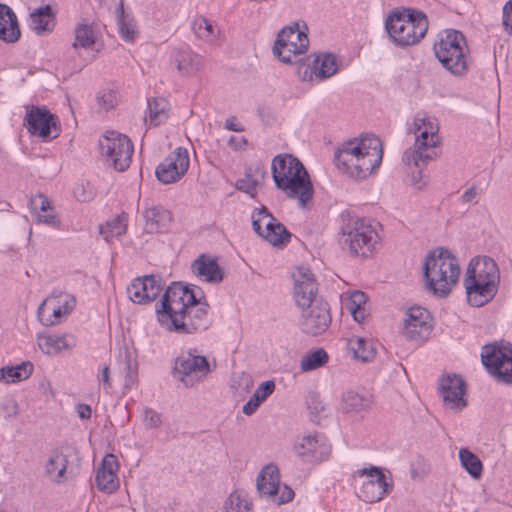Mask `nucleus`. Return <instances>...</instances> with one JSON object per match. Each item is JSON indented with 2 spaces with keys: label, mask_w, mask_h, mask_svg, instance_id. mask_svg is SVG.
Segmentation results:
<instances>
[{
  "label": "nucleus",
  "mask_w": 512,
  "mask_h": 512,
  "mask_svg": "<svg viewBox=\"0 0 512 512\" xmlns=\"http://www.w3.org/2000/svg\"><path fill=\"white\" fill-rule=\"evenodd\" d=\"M382 157V142L375 135L350 139L334 154L338 169L357 179L368 177L380 166Z\"/></svg>",
  "instance_id": "obj_1"
},
{
  "label": "nucleus",
  "mask_w": 512,
  "mask_h": 512,
  "mask_svg": "<svg viewBox=\"0 0 512 512\" xmlns=\"http://www.w3.org/2000/svg\"><path fill=\"white\" fill-rule=\"evenodd\" d=\"M272 177L276 187L288 198L298 201L305 208L312 199L314 189L302 162L289 154L277 155L272 161Z\"/></svg>",
  "instance_id": "obj_2"
},
{
  "label": "nucleus",
  "mask_w": 512,
  "mask_h": 512,
  "mask_svg": "<svg viewBox=\"0 0 512 512\" xmlns=\"http://www.w3.org/2000/svg\"><path fill=\"white\" fill-rule=\"evenodd\" d=\"M423 274L426 288L433 295L443 298L448 296L456 286L460 267L457 259L448 249L437 248L426 256Z\"/></svg>",
  "instance_id": "obj_3"
},
{
  "label": "nucleus",
  "mask_w": 512,
  "mask_h": 512,
  "mask_svg": "<svg viewBox=\"0 0 512 512\" xmlns=\"http://www.w3.org/2000/svg\"><path fill=\"white\" fill-rule=\"evenodd\" d=\"M378 241L379 235L369 221L348 211L341 213L338 242L343 251L352 257H368Z\"/></svg>",
  "instance_id": "obj_4"
},
{
  "label": "nucleus",
  "mask_w": 512,
  "mask_h": 512,
  "mask_svg": "<svg viewBox=\"0 0 512 512\" xmlns=\"http://www.w3.org/2000/svg\"><path fill=\"white\" fill-rule=\"evenodd\" d=\"M385 29L395 45L408 47L418 44L425 37L428 19L420 10L398 7L388 14Z\"/></svg>",
  "instance_id": "obj_5"
},
{
  "label": "nucleus",
  "mask_w": 512,
  "mask_h": 512,
  "mask_svg": "<svg viewBox=\"0 0 512 512\" xmlns=\"http://www.w3.org/2000/svg\"><path fill=\"white\" fill-rule=\"evenodd\" d=\"M438 125L435 119L426 116H417L410 127L416 135L414 148L407 149L403 154V162L415 167L427 164L439 156L437 144L439 143Z\"/></svg>",
  "instance_id": "obj_6"
},
{
  "label": "nucleus",
  "mask_w": 512,
  "mask_h": 512,
  "mask_svg": "<svg viewBox=\"0 0 512 512\" xmlns=\"http://www.w3.org/2000/svg\"><path fill=\"white\" fill-rule=\"evenodd\" d=\"M434 54L442 66L454 76H463L468 70V47L464 35L448 30L434 44Z\"/></svg>",
  "instance_id": "obj_7"
},
{
  "label": "nucleus",
  "mask_w": 512,
  "mask_h": 512,
  "mask_svg": "<svg viewBox=\"0 0 512 512\" xmlns=\"http://www.w3.org/2000/svg\"><path fill=\"white\" fill-rule=\"evenodd\" d=\"M165 323L162 325L168 331L178 334H193L206 330L210 325L209 305L196 299L188 309L174 316L165 315Z\"/></svg>",
  "instance_id": "obj_8"
},
{
  "label": "nucleus",
  "mask_w": 512,
  "mask_h": 512,
  "mask_svg": "<svg viewBox=\"0 0 512 512\" xmlns=\"http://www.w3.org/2000/svg\"><path fill=\"white\" fill-rule=\"evenodd\" d=\"M309 45L305 31H301L297 23L284 27L279 33L273 46V54L286 64L300 61L298 57L304 54Z\"/></svg>",
  "instance_id": "obj_9"
},
{
  "label": "nucleus",
  "mask_w": 512,
  "mask_h": 512,
  "mask_svg": "<svg viewBox=\"0 0 512 512\" xmlns=\"http://www.w3.org/2000/svg\"><path fill=\"white\" fill-rule=\"evenodd\" d=\"M481 361L498 381L512 384V344L501 343L483 347Z\"/></svg>",
  "instance_id": "obj_10"
},
{
  "label": "nucleus",
  "mask_w": 512,
  "mask_h": 512,
  "mask_svg": "<svg viewBox=\"0 0 512 512\" xmlns=\"http://www.w3.org/2000/svg\"><path fill=\"white\" fill-rule=\"evenodd\" d=\"M100 148L107 161L119 172L129 168L134 152L130 138L116 131H108L100 140Z\"/></svg>",
  "instance_id": "obj_11"
},
{
  "label": "nucleus",
  "mask_w": 512,
  "mask_h": 512,
  "mask_svg": "<svg viewBox=\"0 0 512 512\" xmlns=\"http://www.w3.org/2000/svg\"><path fill=\"white\" fill-rule=\"evenodd\" d=\"M251 218L253 230L273 246L283 247L290 241L291 233L265 206L255 209Z\"/></svg>",
  "instance_id": "obj_12"
},
{
  "label": "nucleus",
  "mask_w": 512,
  "mask_h": 512,
  "mask_svg": "<svg viewBox=\"0 0 512 512\" xmlns=\"http://www.w3.org/2000/svg\"><path fill=\"white\" fill-rule=\"evenodd\" d=\"M210 373V365L205 356L197 355L191 350L175 359L174 377L185 387H193Z\"/></svg>",
  "instance_id": "obj_13"
},
{
  "label": "nucleus",
  "mask_w": 512,
  "mask_h": 512,
  "mask_svg": "<svg viewBox=\"0 0 512 512\" xmlns=\"http://www.w3.org/2000/svg\"><path fill=\"white\" fill-rule=\"evenodd\" d=\"M196 295L180 282H173L167 287L160 305L156 306L157 319L161 325L165 323V315L174 316L196 303Z\"/></svg>",
  "instance_id": "obj_14"
},
{
  "label": "nucleus",
  "mask_w": 512,
  "mask_h": 512,
  "mask_svg": "<svg viewBox=\"0 0 512 512\" xmlns=\"http://www.w3.org/2000/svg\"><path fill=\"white\" fill-rule=\"evenodd\" d=\"M256 485L261 497L277 505L290 502L294 497V491L289 486L280 484L279 469L272 463L263 467Z\"/></svg>",
  "instance_id": "obj_15"
},
{
  "label": "nucleus",
  "mask_w": 512,
  "mask_h": 512,
  "mask_svg": "<svg viewBox=\"0 0 512 512\" xmlns=\"http://www.w3.org/2000/svg\"><path fill=\"white\" fill-rule=\"evenodd\" d=\"M24 126L31 135L38 136L44 141L59 136V119L45 106L28 107L24 118Z\"/></svg>",
  "instance_id": "obj_16"
},
{
  "label": "nucleus",
  "mask_w": 512,
  "mask_h": 512,
  "mask_svg": "<svg viewBox=\"0 0 512 512\" xmlns=\"http://www.w3.org/2000/svg\"><path fill=\"white\" fill-rule=\"evenodd\" d=\"M300 330L309 336H318L326 332L331 324V314L325 300H314L310 306L301 309Z\"/></svg>",
  "instance_id": "obj_17"
},
{
  "label": "nucleus",
  "mask_w": 512,
  "mask_h": 512,
  "mask_svg": "<svg viewBox=\"0 0 512 512\" xmlns=\"http://www.w3.org/2000/svg\"><path fill=\"white\" fill-rule=\"evenodd\" d=\"M357 473L361 477L366 476V480L362 482L358 491V497L366 503H375L382 500L393 487L378 467L363 468L358 470Z\"/></svg>",
  "instance_id": "obj_18"
},
{
  "label": "nucleus",
  "mask_w": 512,
  "mask_h": 512,
  "mask_svg": "<svg viewBox=\"0 0 512 512\" xmlns=\"http://www.w3.org/2000/svg\"><path fill=\"white\" fill-rule=\"evenodd\" d=\"M189 162L187 149L178 147L157 166L155 175L164 184L174 183L186 174Z\"/></svg>",
  "instance_id": "obj_19"
},
{
  "label": "nucleus",
  "mask_w": 512,
  "mask_h": 512,
  "mask_svg": "<svg viewBox=\"0 0 512 512\" xmlns=\"http://www.w3.org/2000/svg\"><path fill=\"white\" fill-rule=\"evenodd\" d=\"M294 291L293 297L299 308H305L314 303V300H324L318 296V287L313 273L309 268L299 267L297 273L293 274Z\"/></svg>",
  "instance_id": "obj_20"
},
{
  "label": "nucleus",
  "mask_w": 512,
  "mask_h": 512,
  "mask_svg": "<svg viewBox=\"0 0 512 512\" xmlns=\"http://www.w3.org/2000/svg\"><path fill=\"white\" fill-rule=\"evenodd\" d=\"M432 329L430 314L422 307H411L406 312L402 333L412 341L425 340Z\"/></svg>",
  "instance_id": "obj_21"
},
{
  "label": "nucleus",
  "mask_w": 512,
  "mask_h": 512,
  "mask_svg": "<svg viewBox=\"0 0 512 512\" xmlns=\"http://www.w3.org/2000/svg\"><path fill=\"white\" fill-rule=\"evenodd\" d=\"M440 395L446 408L459 412L467 406V400L464 398L466 393V383L461 376L447 375L440 380Z\"/></svg>",
  "instance_id": "obj_22"
},
{
  "label": "nucleus",
  "mask_w": 512,
  "mask_h": 512,
  "mask_svg": "<svg viewBox=\"0 0 512 512\" xmlns=\"http://www.w3.org/2000/svg\"><path fill=\"white\" fill-rule=\"evenodd\" d=\"M331 447L325 436L319 433L307 434L297 438L294 444L296 455L310 461L320 462L330 454Z\"/></svg>",
  "instance_id": "obj_23"
},
{
  "label": "nucleus",
  "mask_w": 512,
  "mask_h": 512,
  "mask_svg": "<svg viewBox=\"0 0 512 512\" xmlns=\"http://www.w3.org/2000/svg\"><path fill=\"white\" fill-rule=\"evenodd\" d=\"M159 278L155 275L137 277L127 287L129 299L136 304L154 301L161 292Z\"/></svg>",
  "instance_id": "obj_24"
},
{
  "label": "nucleus",
  "mask_w": 512,
  "mask_h": 512,
  "mask_svg": "<svg viewBox=\"0 0 512 512\" xmlns=\"http://www.w3.org/2000/svg\"><path fill=\"white\" fill-rule=\"evenodd\" d=\"M464 280L500 283L499 267L491 257L476 256L470 260Z\"/></svg>",
  "instance_id": "obj_25"
},
{
  "label": "nucleus",
  "mask_w": 512,
  "mask_h": 512,
  "mask_svg": "<svg viewBox=\"0 0 512 512\" xmlns=\"http://www.w3.org/2000/svg\"><path fill=\"white\" fill-rule=\"evenodd\" d=\"M119 464L117 457L113 454H107L96 473L97 488L105 493H113L119 487V479L117 476Z\"/></svg>",
  "instance_id": "obj_26"
},
{
  "label": "nucleus",
  "mask_w": 512,
  "mask_h": 512,
  "mask_svg": "<svg viewBox=\"0 0 512 512\" xmlns=\"http://www.w3.org/2000/svg\"><path fill=\"white\" fill-rule=\"evenodd\" d=\"M464 286L469 304L474 307H481L495 297L499 283L464 280Z\"/></svg>",
  "instance_id": "obj_27"
},
{
  "label": "nucleus",
  "mask_w": 512,
  "mask_h": 512,
  "mask_svg": "<svg viewBox=\"0 0 512 512\" xmlns=\"http://www.w3.org/2000/svg\"><path fill=\"white\" fill-rule=\"evenodd\" d=\"M193 273L209 283H220L223 280V273L217 260L204 254L200 255L192 263Z\"/></svg>",
  "instance_id": "obj_28"
},
{
  "label": "nucleus",
  "mask_w": 512,
  "mask_h": 512,
  "mask_svg": "<svg viewBox=\"0 0 512 512\" xmlns=\"http://www.w3.org/2000/svg\"><path fill=\"white\" fill-rule=\"evenodd\" d=\"M21 36L16 14L6 4L0 3V39L7 43L16 42Z\"/></svg>",
  "instance_id": "obj_29"
},
{
  "label": "nucleus",
  "mask_w": 512,
  "mask_h": 512,
  "mask_svg": "<svg viewBox=\"0 0 512 512\" xmlns=\"http://www.w3.org/2000/svg\"><path fill=\"white\" fill-rule=\"evenodd\" d=\"M144 229L148 233L164 232L172 221L171 213L162 206H152L143 212Z\"/></svg>",
  "instance_id": "obj_30"
},
{
  "label": "nucleus",
  "mask_w": 512,
  "mask_h": 512,
  "mask_svg": "<svg viewBox=\"0 0 512 512\" xmlns=\"http://www.w3.org/2000/svg\"><path fill=\"white\" fill-rule=\"evenodd\" d=\"M30 26L37 35L50 33L55 26V15L49 5L35 9L30 14Z\"/></svg>",
  "instance_id": "obj_31"
},
{
  "label": "nucleus",
  "mask_w": 512,
  "mask_h": 512,
  "mask_svg": "<svg viewBox=\"0 0 512 512\" xmlns=\"http://www.w3.org/2000/svg\"><path fill=\"white\" fill-rule=\"evenodd\" d=\"M68 457L60 449H55L45 464V474L52 481L62 483L66 480Z\"/></svg>",
  "instance_id": "obj_32"
},
{
  "label": "nucleus",
  "mask_w": 512,
  "mask_h": 512,
  "mask_svg": "<svg viewBox=\"0 0 512 512\" xmlns=\"http://www.w3.org/2000/svg\"><path fill=\"white\" fill-rule=\"evenodd\" d=\"M175 62L177 69L183 75H193L203 67V59L189 48H183L176 52Z\"/></svg>",
  "instance_id": "obj_33"
},
{
  "label": "nucleus",
  "mask_w": 512,
  "mask_h": 512,
  "mask_svg": "<svg viewBox=\"0 0 512 512\" xmlns=\"http://www.w3.org/2000/svg\"><path fill=\"white\" fill-rule=\"evenodd\" d=\"M46 301H43L38 307V318L44 326H52L60 322L62 316L68 315L76 305V300L73 297H68L63 303H59L57 307L52 309V317H44V308Z\"/></svg>",
  "instance_id": "obj_34"
},
{
  "label": "nucleus",
  "mask_w": 512,
  "mask_h": 512,
  "mask_svg": "<svg viewBox=\"0 0 512 512\" xmlns=\"http://www.w3.org/2000/svg\"><path fill=\"white\" fill-rule=\"evenodd\" d=\"M37 343L40 350L48 355H53L61 352L64 349H69L71 345L67 341V336L54 335L48 333L39 334Z\"/></svg>",
  "instance_id": "obj_35"
},
{
  "label": "nucleus",
  "mask_w": 512,
  "mask_h": 512,
  "mask_svg": "<svg viewBox=\"0 0 512 512\" xmlns=\"http://www.w3.org/2000/svg\"><path fill=\"white\" fill-rule=\"evenodd\" d=\"M128 215L121 213L105 224L99 226V232L108 243L114 238H119L127 231Z\"/></svg>",
  "instance_id": "obj_36"
},
{
  "label": "nucleus",
  "mask_w": 512,
  "mask_h": 512,
  "mask_svg": "<svg viewBox=\"0 0 512 512\" xmlns=\"http://www.w3.org/2000/svg\"><path fill=\"white\" fill-rule=\"evenodd\" d=\"M274 390V381L268 380L261 383L247 403L244 404L242 412L247 416L254 414L261 403H263L274 392Z\"/></svg>",
  "instance_id": "obj_37"
},
{
  "label": "nucleus",
  "mask_w": 512,
  "mask_h": 512,
  "mask_svg": "<svg viewBox=\"0 0 512 512\" xmlns=\"http://www.w3.org/2000/svg\"><path fill=\"white\" fill-rule=\"evenodd\" d=\"M312 69L317 78H329L338 70L337 58L332 53L319 54L313 60Z\"/></svg>",
  "instance_id": "obj_38"
},
{
  "label": "nucleus",
  "mask_w": 512,
  "mask_h": 512,
  "mask_svg": "<svg viewBox=\"0 0 512 512\" xmlns=\"http://www.w3.org/2000/svg\"><path fill=\"white\" fill-rule=\"evenodd\" d=\"M371 405L368 396L359 394L353 390L346 391L342 396L341 409L345 413H360L367 410Z\"/></svg>",
  "instance_id": "obj_39"
},
{
  "label": "nucleus",
  "mask_w": 512,
  "mask_h": 512,
  "mask_svg": "<svg viewBox=\"0 0 512 512\" xmlns=\"http://www.w3.org/2000/svg\"><path fill=\"white\" fill-rule=\"evenodd\" d=\"M32 372L33 365L28 361L17 366H5L0 368V381L5 383L20 382L29 378Z\"/></svg>",
  "instance_id": "obj_40"
},
{
  "label": "nucleus",
  "mask_w": 512,
  "mask_h": 512,
  "mask_svg": "<svg viewBox=\"0 0 512 512\" xmlns=\"http://www.w3.org/2000/svg\"><path fill=\"white\" fill-rule=\"evenodd\" d=\"M116 17L121 38L124 41L133 42L138 35L136 22L125 14L122 2L116 7Z\"/></svg>",
  "instance_id": "obj_41"
},
{
  "label": "nucleus",
  "mask_w": 512,
  "mask_h": 512,
  "mask_svg": "<svg viewBox=\"0 0 512 512\" xmlns=\"http://www.w3.org/2000/svg\"><path fill=\"white\" fill-rule=\"evenodd\" d=\"M193 29L198 38L210 44L216 43L218 36L220 35V29L205 17H198L195 19L193 22Z\"/></svg>",
  "instance_id": "obj_42"
},
{
  "label": "nucleus",
  "mask_w": 512,
  "mask_h": 512,
  "mask_svg": "<svg viewBox=\"0 0 512 512\" xmlns=\"http://www.w3.org/2000/svg\"><path fill=\"white\" fill-rule=\"evenodd\" d=\"M265 174L266 171L261 167H256L254 171L249 169L245 174V177L236 182V188L253 197L256 187L264 179Z\"/></svg>",
  "instance_id": "obj_43"
},
{
  "label": "nucleus",
  "mask_w": 512,
  "mask_h": 512,
  "mask_svg": "<svg viewBox=\"0 0 512 512\" xmlns=\"http://www.w3.org/2000/svg\"><path fill=\"white\" fill-rule=\"evenodd\" d=\"M459 459L462 467L474 479L478 480L482 476L483 466L477 455L466 448L459 450Z\"/></svg>",
  "instance_id": "obj_44"
},
{
  "label": "nucleus",
  "mask_w": 512,
  "mask_h": 512,
  "mask_svg": "<svg viewBox=\"0 0 512 512\" xmlns=\"http://www.w3.org/2000/svg\"><path fill=\"white\" fill-rule=\"evenodd\" d=\"M348 346L354 357L364 362L372 360L375 356V349L365 338L353 336L350 338Z\"/></svg>",
  "instance_id": "obj_45"
},
{
  "label": "nucleus",
  "mask_w": 512,
  "mask_h": 512,
  "mask_svg": "<svg viewBox=\"0 0 512 512\" xmlns=\"http://www.w3.org/2000/svg\"><path fill=\"white\" fill-rule=\"evenodd\" d=\"M75 41L72 44L73 48H91L96 41V35L92 24L79 23L74 30Z\"/></svg>",
  "instance_id": "obj_46"
},
{
  "label": "nucleus",
  "mask_w": 512,
  "mask_h": 512,
  "mask_svg": "<svg viewBox=\"0 0 512 512\" xmlns=\"http://www.w3.org/2000/svg\"><path fill=\"white\" fill-rule=\"evenodd\" d=\"M150 122L157 126L168 118L169 103L163 97L153 98L148 101Z\"/></svg>",
  "instance_id": "obj_47"
},
{
  "label": "nucleus",
  "mask_w": 512,
  "mask_h": 512,
  "mask_svg": "<svg viewBox=\"0 0 512 512\" xmlns=\"http://www.w3.org/2000/svg\"><path fill=\"white\" fill-rule=\"evenodd\" d=\"M329 356L327 352L320 348L318 350L307 353L300 361L302 371H312L324 366L328 362Z\"/></svg>",
  "instance_id": "obj_48"
},
{
  "label": "nucleus",
  "mask_w": 512,
  "mask_h": 512,
  "mask_svg": "<svg viewBox=\"0 0 512 512\" xmlns=\"http://www.w3.org/2000/svg\"><path fill=\"white\" fill-rule=\"evenodd\" d=\"M224 512H253L252 503L239 491L232 492L223 506Z\"/></svg>",
  "instance_id": "obj_49"
},
{
  "label": "nucleus",
  "mask_w": 512,
  "mask_h": 512,
  "mask_svg": "<svg viewBox=\"0 0 512 512\" xmlns=\"http://www.w3.org/2000/svg\"><path fill=\"white\" fill-rule=\"evenodd\" d=\"M409 471L413 480H422L430 473L431 466L426 458L418 455L411 461Z\"/></svg>",
  "instance_id": "obj_50"
},
{
  "label": "nucleus",
  "mask_w": 512,
  "mask_h": 512,
  "mask_svg": "<svg viewBox=\"0 0 512 512\" xmlns=\"http://www.w3.org/2000/svg\"><path fill=\"white\" fill-rule=\"evenodd\" d=\"M143 422L148 429H157L162 425L161 414L152 408H145L143 411Z\"/></svg>",
  "instance_id": "obj_51"
},
{
  "label": "nucleus",
  "mask_w": 512,
  "mask_h": 512,
  "mask_svg": "<svg viewBox=\"0 0 512 512\" xmlns=\"http://www.w3.org/2000/svg\"><path fill=\"white\" fill-rule=\"evenodd\" d=\"M98 104L101 108L109 110L115 107L117 103L116 93L112 90H106L97 97Z\"/></svg>",
  "instance_id": "obj_52"
},
{
  "label": "nucleus",
  "mask_w": 512,
  "mask_h": 512,
  "mask_svg": "<svg viewBox=\"0 0 512 512\" xmlns=\"http://www.w3.org/2000/svg\"><path fill=\"white\" fill-rule=\"evenodd\" d=\"M366 302L367 298L365 293H363L362 291H354L349 297L347 308L349 310L361 308L366 305Z\"/></svg>",
  "instance_id": "obj_53"
},
{
  "label": "nucleus",
  "mask_w": 512,
  "mask_h": 512,
  "mask_svg": "<svg viewBox=\"0 0 512 512\" xmlns=\"http://www.w3.org/2000/svg\"><path fill=\"white\" fill-rule=\"evenodd\" d=\"M37 219L38 222L44 223L52 227H59L60 224V221L57 218L56 214L53 212V209L43 214L39 213Z\"/></svg>",
  "instance_id": "obj_54"
},
{
  "label": "nucleus",
  "mask_w": 512,
  "mask_h": 512,
  "mask_svg": "<svg viewBox=\"0 0 512 512\" xmlns=\"http://www.w3.org/2000/svg\"><path fill=\"white\" fill-rule=\"evenodd\" d=\"M37 200H40V211L41 212L46 213L49 210L53 209L51 207V201L45 195H43V194H39L36 197H32L30 199L29 204H30L32 209L36 208L35 206H36Z\"/></svg>",
  "instance_id": "obj_55"
},
{
  "label": "nucleus",
  "mask_w": 512,
  "mask_h": 512,
  "mask_svg": "<svg viewBox=\"0 0 512 512\" xmlns=\"http://www.w3.org/2000/svg\"><path fill=\"white\" fill-rule=\"evenodd\" d=\"M503 26L506 31L512 34V0L503 7Z\"/></svg>",
  "instance_id": "obj_56"
},
{
  "label": "nucleus",
  "mask_w": 512,
  "mask_h": 512,
  "mask_svg": "<svg viewBox=\"0 0 512 512\" xmlns=\"http://www.w3.org/2000/svg\"><path fill=\"white\" fill-rule=\"evenodd\" d=\"M2 409L7 417L16 416L18 414V404L14 399H6L2 404Z\"/></svg>",
  "instance_id": "obj_57"
},
{
  "label": "nucleus",
  "mask_w": 512,
  "mask_h": 512,
  "mask_svg": "<svg viewBox=\"0 0 512 512\" xmlns=\"http://www.w3.org/2000/svg\"><path fill=\"white\" fill-rule=\"evenodd\" d=\"M478 195V188L475 185L469 187L461 196L462 203H476V197Z\"/></svg>",
  "instance_id": "obj_58"
},
{
  "label": "nucleus",
  "mask_w": 512,
  "mask_h": 512,
  "mask_svg": "<svg viewBox=\"0 0 512 512\" xmlns=\"http://www.w3.org/2000/svg\"><path fill=\"white\" fill-rule=\"evenodd\" d=\"M76 411H77L79 418H81L83 420L90 419V417L92 415L91 407L86 404H78L76 406Z\"/></svg>",
  "instance_id": "obj_59"
},
{
  "label": "nucleus",
  "mask_w": 512,
  "mask_h": 512,
  "mask_svg": "<svg viewBox=\"0 0 512 512\" xmlns=\"http://www.w3.org/2000/svg\"><path fill=\"white\" fill-rule=\"evenodd\" d=\"M99 382H101L104 388L107 390L111 387L110 383V370L108 366H104L99 376Z\"/></svg>",
  "instance_id": "obj_60"
},
{
  "label": "nucleus",
  "mask_w": 512,
  "mask_h": 512,
  "mask_svg": "<svg viewBox=\"0 0 512 512\" xmlns=\"http://www.w3.org/2000/svg\"><path fill=\"white\" fill-rule=\"evenodd\" d=\"M349 311L351 312L354 320L357 321L358 323H362L367 317L365 306Z\"/></svg>",
  "instance_id": "obj_61"
},
{
  "label": "nucleus",
  "mask_w": 512,
  "mask_h": 512,
  "mask_svg": "<svg viewBox=\"0 0 512 512\" xmlns=\"http://www.w3.org/2000/svg\"><path fill=\"white\" fill-rule=\"evenodd\" d=\"M126 369L128 370V373L125 380V386H131L136 380V374L132 372V367L129 360L126 362Z\"/></svg>",
  "instance_id": "obj_62"
},
{
  "label": "nucleus",
  "mask_w": 512,
  "mask_h": 512,
  "mask_svg": "<svg viewBox=\"0 0 512 512\" xmlns=\"http://www.w3.org/2000/svg\"><path fill=\"white\" fill-rule=\"evenodd\" d=\"M426 164L424 165H421L420 167H417L419 170L416 174H412V178H411V183L415 186V188L417 189H421L422 188V185L420 184L421 182V177H422V173H421V169L425 166Z\"/></svg>",
  "instance_id": "obj_63"
},
{
  "label": "nucleus",
  "mask_w": 512,
  "mask_h": 512,
  "mask_svg": "<svg viewBox=\"0 0 512 512\" xmlns=\"http://www.w3.org/2000/svg\"><path fill=\"white\" fill-rule=\"evenodd\" d=\"M226 128L230 131H234V132H240V131H243V128L238 126L235 122H234V118H229L226 120Z\"/></svg>",
  "instance_id": "obj_64"
}]
</instances>
